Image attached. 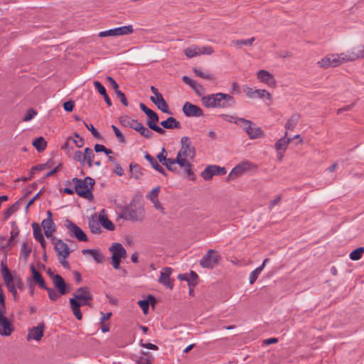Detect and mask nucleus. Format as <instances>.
<instances>
[{
	"label": "nucleus",
	"instance_id": "1",
	"mask_svg": "<svg viewBox=\"0 0 364 364\" xmlns=\"http://www.w3.org/2000/svg\"><path fill=\"white\" fill-rule=\"evenodd\" d=\"M196 156L195 147L192 145L191 139L183 136L181 139V147L175 159L176 164L183 170L188 176H193V165L191 161Z\"/></svg>",
	"mask_w": 364,
	"mask_h": 364
},
{
	"label": "nucleus",
	"instance_id": "2",
	"mask_svg": "<svg viewBox=\"0 0 364 364\" xmlns=\"http://www.w3.org/2000/svg\"><path fill=\"white\" fill-rule=\"evenodd\" d=\"M92 301V296L88 287H83L77 289L73 294V297L69 301L71 310L77 320L82 318L80 311V306H90Z\"/></svg>",
	"mask_w": 364,
	"mask_h": 364
},
{
	"label": "nucleus",
	"instance_id": "3",
	"mask_svg": "<svg viewBox=\"0 0 364 364\" xmlns=\"http://www.w3.org/2000/svg\"><path fill=\"white\" fill-rule=\"evenodd\" d=\"M201 102L207 108H226L233 105L235 102L230 95L218 92L203 96Z\"/></svg>",
	"mask_w": 364,
	"mask_h": 364
},
{
	"label": "nucleus",
	"instance_id": "4",
	"mask_svg": "<svg viewBox=\"0 0 364 364\" xmlns=\"http://www.w3.org/2000/svg\"><path fill=\"white\" fill-rule=\"evenodd\" d=\"M72 181L75 185V191L79 196L89 200L93 199V194L92 193L95 185V180L93 178L89 176L84 179L73 178Z\"/></svg>",
	"mask_w": 364,
	"mask_h": 364
},
{
	"label": "nucleus",
	"instance_id": "5",
	"mask_svg": "<svg viewBox=\"0 0 364 364\" xmlns=\"http://www.w3.org/2000/svg\"><path fill=\"white\" fill-rule=\"evenodd\" d=\"M235 124L242 127L250 139H261L265 136L264 131L250 120L235 119Z\"/></svg>",
	"mask_w": 364,
	"mask_h": 364
},
{
	"label": "nucleus",
	"instance_id": "6",
	"mask_svg": "<svg viewBox=\"0 0 364 364\" xmlns=\"http://www.w3.org/2000/svg\"><path fill=\"white\" fill-rule=\"evenodd\" d=\"M139 107L149 118L147 120V125L149 129L160 134H164L165 133V130L156 125V123L159 120L158 114L151 109L148 108L144 103H140Z\"/></svg>",
	"mask_w": 364,
	"mask_h": 364
},
{
	"label": "nucleus",
	"instance_id": "7",
	"mask_svg": "<svg viewBox=\"0 0 364 364\" xmlns=\"http://www.w3.org/2000/svg\"><path fill=\"white\" fill-rule=\"evenodd\" d=\"M112 252V264L115 269L120 267L121 259L127 257V251L121 243L115 242L109 248Z\"/></svg>",
	"mask_w": 364,
	"mask_h": 364
},
{
	"label": "nucleus",
	"instance_id": "8",
	"mask_svg": "<svg viewBox=\"0 0 364 364\" xmlns=\"http://www.w3.org/2000/svg\"><path fill=\"white\" fill-rule=\"evenodd\" d=\"M288 134L287 132H285L284 136L279 139L274 144V149L279 161L282 160L289 144L293 141V139L288 137Z\"/></svg>",
	"mask_w": 364,
	"mask_h": 364
},
{
	"label": "nucleus",
	"instance_id": "9",
	"mask_svg": "<svg viewBox=\"0 0 364 364\" xmlns=\"http://www.w3.org/2000/svg\"><path fill=\"white\" fill-rule=\"evenodd\" d=\"M134 32V28L132 25L124 26L121 27L114 28L99 33V36L101 38L107 36H127L132 34Z\"/></svg>",
	"mask_w": 364,
	"mask_h": 364
},
{
	"label": "nucleus",
	"instance_id": "10",
	"mask_svg": "<svg viewBox=\"0 0 364 364\" xmlns=\"http://www.w3.org/2000/svg\"><path fill=\"white\" fill-rule=\"evenodd\" d=\"M150 89L152 93L154 95V96H151L150 97L151 102H154L158 109H159L163 112L171 114L168 104L164 99L162 95L159 92L158 89L154 86H151Z\"/></svg>",
	"mask_w": 364,
	"mask_h": 364
},
{
	"label": "nucleus",
	"instance_id": "11",
	"mask_svg": "<svg viewBox=\"0 0 364 364\" xmlns=\"http://www.w3.org/2000/svg\"><path fill=\"white\" fill-rule=\"evenodd\" d=\"M65 226L71 237H76L79 241H87V237L83 230L70 220H66Z\"/></svg>",
	"mask_w": 364,
	"mask_h": 364
},
{
	"label": "nucleus",
	"instance_id": "12",
	"mask_svg": "<svg viewBox=\"0 0 364 364\" xmlns=\"http://www.w3.org/2000/svg\"><path fill=\"white\" fill-rule=\"evenodd\" d=\"M220 258V256L214 250H209L201 259L200 264L204 268L212 269L218 264Z\"/></svg>",
	"mask_w": 364,
	"mask_h": 364
},
{
	"label": "nucleus",
	"instance_id": "13",
	"mask_svg": "<svg viewBox=\"0 0 364 364\" xmlns=\"http://www.w3.org/2000/svg\"><path fill=\"white\" fill-rule=\"evenodd\" d=\"M121 216L127 220L141 221L144 217V213L142 208H126L122 210Z\"/></svg>",
	"mask_w": 364,
	"mask_h": 364
},
{
	"label": "nucleus",
	"instance_id": "14",
	"mask_svg": "<svg viewBox=\"0 0 364 364\" xmlns=\"http://www.w3.org/2000/svg\"><path fill=\"white\" fill-rule=\"evenodd\" d=\"M226 173L225 167H220L217 165L208 166L201 173V176L205 181L212 179L213 176H223Z\"/></svg>",
	"mask_w": 364,
	"mask_h": 364
},
{
	"label": "nucleus",
	"instance_id": "15",
	"mask_svg": "<svg viewBox=\"0 0 364 364\" xmlns=\"http://www.w3.org/2000/svg\"><path fill=\"white\" fill-rule=\"evenodd\" d=\"M338 58L337 53L327 54L317 62V65L320 68L323 69H327L331 67L335 68L339 65Z\"/></svg>",
	"mask_w": 364,
	"mask_h": 364
},
{
	"label": "nucleus",
	"instance_id": "16",
	"mask_svg": "<svg viewBox=\"0 0 364 364\" xmlns=\"http://www.w3.org/2000/svg\"><path fill=\"white\" fill-rule=\"evenodd\" d=\"M257 79L268 87L275 88L277 87V80L274 76L266 70H260L257 73Z\"/></svg>",
	"mask_w": 364,
	"mask_h": 364
},
{
	"label": "nucleus",
	"instance_id": "17",
	"mask_svg": "<svg viewBox=\"0 0 364 364\" xmlns=\"http://www.w3.org/2000/svg\"><path fill=\"white\" fill-rule=\"evenodd\" d=\"M254 165L248 161H245L237 164L232 169L228 175V178H235L241 176L244 173L250 171Z\"/></svg>",
	"mask_w": 364,
	"mask_h": 364
},
{
	"label": "nucleus",
	"instance_id": "18",
	"mask_svg": "<svg viewBox=\"0 0 364 364\" xmlns=\"http://www.w3.org/2000/svg\"><path fill=\"white\" fill-rule=\"evenodd\" d=\"M182 109L188 117H198L203 115V111L200 107L188 102L183 105Z\"/></svg>",
	"mask_w": 364,
	"mask_h": 364
},
{
	"label": "nucleus",
	"instance_id": "19",
	"mask_svg": "<svg viewBox=\"0 0 364 364\" xmlns=\"http://www.w3.org/2000/svg\"><path fill=\"white\" fill-rule=\"evenodd\" d=\"M172 269L168 267H164L160 272V277L158 279L159 282L166 288L172 289L173 288V280L171 279Z\"/></svg>",
	"mask_w": 364,
	"mask_h": 364
},
{
	"label": "nucleus",
	"instance_id": "20",
	"mask_svg": "<svg viewBox=\"0 0 364 364\" xmlns=\"http://www.w3.org/2000/svg\"><path fill=\"white\" fill-rule=\"evenodd\" d=\"M14 331L11 322L6 318L5 313L0 311V335L8 336Z\"/></svg>",
	"mask_w": 364,
	"mask_h": 364
},
{
	"label": "nucleus",
	"instance_id": "21",
	"mask_svg": "<svg viewBox=\"0 0 364 364\" xmlns=\"http://www.w3.org/2000/svg\"><path fill=\"white\" fill-rule=\"evenodd\" d=\"M45 329L44 323L41 322L38 324L37 326L33 327L28 330L27 335V340L31 341L34 340L36 341H39L41 340L43 336Z\"/></svg>",
	"mask_w": 364,
	"mask_h": 364
},
{
	"label": "nucleus",
	"instance_id": "22",
	"mask_svg": "<svg viewBox=\"0 0 364 364\" xmlns=\"http://www.w3.org/2000/svg\"><path fill=\"white\" fill-rule=\"evenodd\" d=\"M166 154V149L162 148L161 151L156 156V157L168 170L175 171L176 170L175 159H167Z\"/></svg>",
	"mask_w": 364,
	"mask_h": 364
},
{
	"label": "nucleus",
	"instance_id": "23",
	"mask_svg": "<svg viewBox=\"0 0 364 364\" xmlns=\"http://www.w3.org/2000/svg\"><path fill=\"white\" fill-rule=\"evenodd\" d=\"M1 273L7 289L15 286L16 277H13L6 264L4 262H1Z\"/></svg>",
	"mask_w": 364,
	"mask_h": 364
},
{
	"label": "nucleus",
	"instance_id": "24",
	"mask_svg": "<svg viewBox=\"0 0 364 364\" xmlns=\"http://www.w3.org/2000/svg\"><path fill=\"white\" fill-rule=\"evenodd\" d=\"M53 243L54 249L57 252L58 257L70 255V251L69 247L62 240H57Z\"/></svg>",
	"mask_w": 364,
	"mask_h": 364
},
{
	"label": "nucleus",
	"instance_id": "25",
	"mask_svg": "<svg viewBox=\"0 0 364 364\" xmlns=\"http://www.w3.org/2000/svg\"><path fill=\"white\" fill-rule=\"evenodd\" d=\"M99 220L102 226L109 231H113L115 229L114 225L111 220L107 218L106 211L102 209L99 214Z\"/></svg>",
	"mask_w": 364,
	"mask_h": 364
},
{
	"label": "nucleus",
	"instance_id": "26",
	"mask_svg": "<svg viewBox=\"0 0 364 364\" xmlns=\"http://www.w3.org/2000/svg\"><path fill=\"white\" fill-rule=\"evenodd\" d=\"M53 282L55 287L58 289L60 294L65 295L67 293L66 284L60 275H54L53 277Z\"/></svg>",
	"mask_w": 364,
	"mask_h": 364
},
{
	"label": "nucleus",
	"instance_id": "27",
	"mask_svg": "<svg viewBox=\"0 0 364 364\" xmlns=\"http://www.w3.org/2000/svg\"><path fill=\"white\" fill-rule=\"evenodd\" d=\"M31 270L32 272V277H30L31 282L33 281L39 285L42 289H47L46 282L38 271H37L33 265H31Z\"/></svg>",
	"mask_w": 364,
	"mask_h": 364
},
{
	"label": "nucleus",
	"instance_id": "28",
	"mask_svg": "<svg viewBox=\"0 0 364 364\" xmlns=\"http://www.w3.org/2000/svg\"><path fill=\"white\" fill-rule=\"evenodd\" d=\"M42 226L43 228L45 235L48 238L51 237L53 232L55 231L52 218L44 219L42 222Z\"/></svg>",
	"mask_w": 364,
	"mask_h": 364
},
{
	"label": "nucleus",
	"instance_id": "29",
	"mask_svg": "<svg viewBox=\"0 0 364 364\" xmlns=\"http://www.w3.org/2000/svg\"><path fill=\"white\" fill-rule=\"evenodd\" d=\"M182 80L183 82L191 86L198 95L200 96L203 93V87L196 81L191 79L188 76H183Z\"/></svg>",
	"mask_w": 364,
	"mask_h": 364
},
{
	"label": "nucleus",
	"instance_id": "30",
	"mask_svg": "<svg viewBox=\"0 0 364 364\" xmlns=\"http://www.w3.org/2000/svg\"><path fill=\"white\" fill-rule=\"evenodd\" d=\"M300 119V114L295 113L293 114L287 121L284 128L285 132L293 131L298 124Z\"/></svg>",
	"mask_w": 364,
	"mask_h": 364
},
{
	"label": "nucleus",
	"instance_id": "31",
	"mask_svg": "<svg viewBox=\"0 0 364 364\" xmlns=\"http://www.w3.org/2000/svg\"><path fill=\"white\" fill-rule=\"evenodd\" d=\"M82 253L84 255H90L97 263H102L104 261V257L98 250L85 249L82 250Z\"/></svg>",
	"mask_w": 364,
	"mask_h": 364
},
{
	"label": "nucleus",
	"instance_id": "32",
	"mask_svg": "<svg viewBox=\"0 0 364 364\" xmlns=\"http://www.w3.org/2000/svg\"><path fill=\"white\" fill-rule=\"evenodd\" d=\"M161 125L163 128L168 129L181 128V123L173 117H169L166 120L162 121Z\"/></svg>",
	"mask_w": 364,
	"mask_h": 364
},
{
	"label": "nucleus",
	"instance_id": "33",
	"mask_svg": "<svg viewBox=\"0 0 364 364\" xmlns=\"http://www.w3.org/2000/svg\"><path fill=\"white\" fill-rule=\"evenodd\" d=\"M120 124L125 127H130L133 129L137 126L139 122L136 119H131L127 116L121 117L119 119Z\"/></svg>",
	"mask_w": 364,
	"mask_h": 364
},
{
	"label": "nucleus",
	"instance_id": "34",
	"mask_svg": "<svg viewBox=\"0 0 364 364\" xmlns=\"http://www.w3.org/2000/svg\"><path fill=\"white\" fill-rule=\"evenodd\" d=\"M144 157L151 164V166L155 170L162 173L163 175H166V171L164 169V168L157 162V161L153 156H151L148 153H146Z\"/></svg>",
	"mask_w": 364,
	"mask_h": 364
},
{
	"label": "nucleus",
	"instance_id": "35",
	"mask_svg": "<svg viewBox=\"0 0 364 364\" xmlns=\"http://www.w3.org/2000/svg\"><path fill=\"white\" fill-rule=\"evenodd\" d=\"M95 158V154L92 149L85 148L84 150V165L87 164L89 167H92L93 164V160Z\"/></svg>",
	"mask_w": 364,
	"mask_h": 364
},
{
	"label": "nucleus",
	"instance_id": "36",
	"mask_svg": "<svg viewBox=\"0 0 364 364\" xmlns=\"http://www.w3.org/2000/svg\"><path fill=\"white\" fill-rule=\"evenodd\" d=\"M353 61L364 58V46L360 45L350 50Z\"/></svg>",
	"mask_w": 364,
	"mask_h": 364
},
{
	"label": "nucleus",
	"instance_id": "37",
	"mask_svg": "<svg viewBox=\"0 0 364 364\" xmlns=\"http://www.w3.org/2000/svg\"><path fill=\"white\" fill-rule=\"evenodd\" d=\"M255 40V37H252L248 39L235 40L232 43L237 48H240L242 46H252Z\"/></svg>",
	"mask_w": 364,
	"mask_h": 364
},
{
	"label": "nucleus",
	"instance_id": "38",
	"mask_svg": "<svg viewBox=\"0 0 364 364\" xmlns=\"http://www.w3.org/2000/svg\"><path fill=\"white\" fill-rule=\"evenodd\" d=\"M131 177L138 179L142 175L141 167L136 164L131 163L129 165Z\"/></svg>",
	"mask_w": 364,
	"mask_h": 364
},
{
	"label": "nucleus",
	"instance_id": "39",
	"mask_svg": "<svg viewBox=\"0 0 364 364\" xmlns=\"http://www.w3.org/2000/svg\"><path fill=\"white\" fill-rule=\"evenodd\" d=\"M337 58H338V59L339 65L345 63L353 61L351 59L352 56L350 50H348L345 53H337Z\"/></svg>",
	"mask_w": 364,
	"mask_h": 364
},
{
	"label": "nucleus",
	"instance_id": "40",
	"mask_svg": "<svg viewBox=\"0 0 364 364\" xmlns=\"http://www.w3.org/2000/svg\"><path fill=\"white\" fill-rule=\"evenodd\" d=\"M33 145L38 151H42L46 149L47 143L43 137H38L35 139L33 142Z\"/></svg>",
	"mask_w": 364,
	"mask_h": 364
},
{
	"label": "nucleus",
	"instance_id": "41",
	"mask_svg": "<svg viewBox=\"0 0 364 364\" xmlns=\"http://www.w3.org/2000/svg\"><path fill=\"white\" fill-rule=\"evenodd\" d=\"M184 53L189 58L200 55L199 47L197 46L188 47L184 50Z\"/></svg>",
	"mask_w": 364,
	"mask_h": 364
},
{
	"label": "nucleus",
	"instance_id": "42",
	"mask_svg": "<svg viewBox=\"0 0 364 364\" xmlns=\"http://www.w3.org/2000/svg\"><path fill=\"white\" fill-rule=\"evenodd\" d=\"M72 144H73L72 142V138L71 137H68L67 139H66V141L65 143L62 146V149L65 152V154L69 156L70 157L71 156V154H72V151H73V146H72Z\"/></svg>",
	"mask_w": 364,
	"mask_h": 364
},
{
	"label": "nucleus",
	"instance_id": "43",
	"mask_svg": "<svg viewBox=\"0 0 364 364\" xmlns=\"http://www.w3.org/2000/svg\"><path fill=\"white\" fill-rule=\"evenodd\" d=\"M364 252V247H358L350 253V258L352 260H358L361 258L362 254Z\"/></svg>",
	"mask_w": 364,
	"mask_h": 364
},
{
	"label": "nucleus",
	"instance_id": "44",
	"mask_svg": "<svg viewBox=\"0 0 364 364\" xmlns=\"http://www.w3.org/2000/svg\"><path fill=\"white\" fill-rule=\"evenodd\" d=\"M161 188L160 186H156L147 195L146 198L150 200L152 202L154 200L158 199L159 194L160 192Z\"/></svg>",
	"mask_w": 364,
	"mask_h": 364
},
{
	"label": "nucleus",
	"instance_id": "45",
	"mask_svg": "<svg viewBox=\"0 0 364 364\" xmlns=\"http://www.w3.org/2000/svg\"><path fill=\"white\" fill-rule=\"evenodd\" d=\"M255 97L264 98L266 97L269 100H272L271 94L266 90H255Z\"/></svg>",
	"mask_w": 364,
	"mask_h": 364
},
{
	"label": "nucleus",
	"instance_id": "46",
	"mask_svg": "<svg viewBox=\"0 0 364 364\" xmlns=\"http://www.w3.org/2000/svg\"><path fill=\"white\" fill-rule=\"evenodd\" d=\"M262 271V267H257L250 274V283L254 284Z\"/></svg>",
	"mask_w": 364,
	"mask_h": 364
},
{
	"label": "nucleus",
	"instance_id": "47",
	"mask_svg": "<svg viewBox=\"0 0 364 364\" xmlns=\"http://www.w3.org/2000/svg\"><path fill=\"white\" fill-rule=\"evenodd\" d=\"M33 237L37 240H43V236L38 224H33Z\"/></svg>",
	"mask_w": 364,
	"mask_h": 364
},
{
	"label": "nucleus",
	"instance_id": "48",
	"mask_svg": "<svg viewBox=\"0 0 364 364\" xmlns=\"http://www.w3.org/2000/svg\"><path fill=\"white\" fill-rule=\"evenodd\" d=\"M89 228L91 232L94 234H99L101 232L100 224L95 220H91L89 222Z\"/></svg>",
	"mask_w": 364,
	"mask_h": 364
},
{
	"label": "nucleus",
	"instance_id": "49",
	"mask_svg": "<svg viewBox=\"0 0 364 364\" xmlns=\"http://www.w3.org/2000/svg\"><path fill=\"white\" fill-rule=\"evenodd\" d=\"M71 157L75 161H78L82 166H84V153L82 154L80 151L75 150L73 151Z\"/></svg>",
	"mask_w": 364,
	"mask_h": 364
},
{
	"label": "nucleus",
	"instance_id": "50",
	"mask_svg": "<svg viewBox=\"0 0 364 364\" xmlns=\"http://www.w3.org/2000/svg\"><path fill=\"white\" fill-rule=\"evenodd\" d=\"M31 252V249L28 246L26 242H23L21 245V254L26 261Z\"/></svg>",
	"mask_w": 364,
	"mask_h": 364
},
{
	"label": "nucleus",
	"instance_id": "51",
	"mask_svg": "<svg viewBox=\"0 0 364 364\" xmlns=\"http://www.w3.org/2000/svg\"><path fill=\"white\" fill-rule=\"evenodd\" d=\"M45 289L47 290L48 296H49L50 299L52 301H56L57 299H58L60 298V296L61 295V294H60V293L58 294L56 291H55L53 289L47 287V289Z\"/></svg>",
	"mask_w": 364,
	"mask_h": 364
},
{
	"label": "nucleus",
	"instance_id": "52",
	"mask_svg": "<svg viewBox=\"0 0 364 364\" xmlns=\"http://www.w3.org/2000/svg\"><path fill=\"white\" fill-rule=\"evenodd\" d=\"M138 305L142 309L143 313L146 314L148 313L149 306V301L147 299L140 300L138 301Z\"/></svg>",
	"mask_w": 364,
	"mask_h": 364
},
{
	"label": "nucleus",
	"instance_id": "53",
	"mask_svg": "<svg viewBox=\"0 0 364 364\" xmlns=\"http://www.w3.org/2000/svg\"><path fill=\"white\" fill-rule=\"evenodd\" d=\"M112 128L114 132L115 136L118 139L119 141L121 143H124L125 139H124V136L122 134V133L120 132V130L115 125H112Z\"/></svg>",
	"mask_w": 364,
	"mask_h": 364
},
{
	"label": "nucleus",
	"instance_id": "54",
	"mask_svg": "<svg viewBox=\"0 0 364 364\" xmlns=\"http://www.w3.org/2000/svg\"><path fill=\"white\" fill-rule=\"evenodd\" d=\"M74 136L76 139L72 138V142L75 144L78 148L82 147L84 145L83 139L77 133H75Z\"/></svg>",
	"mask_w": 364,
	"mask_h": 364
},
{
	"label": "nucleus",
	"instance_id": "55",
	"mask_svg": "<svg viewBox=\"0 0 364 364\" xmlns=\"http://www.w3.org/2000/svg\"><path fill=\"white\" fill-rule=\"evenodd\" d=\"M193 72L196 76L200 77L201 78L207 79V80H210L213 78L211 75L204 73L202 70H200L198 68H194Z\"/></svg>",
	"mask_w": 364,
	"mask_h": 364
},
{
	"label": "nucleus",
	"instance_id": "56",
	"mask_svg": "<svg viewBox=\"0 0 364 364\" xmlns=\"http://www.w3.org/2000/svg\"><path fill=\"white\" fill-rule=\"evenodd\" d=\"M18 206L19 205L18 203H16L14 205H12L9 208H8L5 212V218H9L13 213L17 211L18 209Z\"/></svg>",
	"mask_w": 364,
	"mask_h": 364
},
{
	"label": "nucleus",
	"instance_id": "57",
	"mask_svg": "<svg viewBox=\"0 0 364 364\" xmlns=\"http://www.w3.org/2000/svg\"><path fill=\"white\" fill-rule=\"evenodd\" d=\"M37 114V112L33 109H30L28 110H27L23 120L24 122H28V121H30Z\"/></svg>",
	"mask_w": 364,
	"mask_h": 364
},
{
	"label": "nucleus",
	"instance_id": "58",
	"mask_svg": "<svg viewBox=\"0 0 364 364\" xmlns=\"http://www.w3.org/2000/svg\"><path fill=\"white\" fill-rule=\"evenodd\" d=\"M214 50L210 46L199 47V54L211 55L213 53Z\"/></svg>",
	"mask_w": 364,
	"mask_h": 364
},
{
	"label": "nucleus",
	"instance_id": "59",
	"mask_svg": "<svg viewBox=\"0 0 364 364\" xmlns=\"http://www.w3.org/2000/svg\"><path fill=\"white\" fill-rule=\"evenodd\" d=\"M93 84H94L95 89L99 92V93L100 95H105V94L107 93L106 90H105V87L100 82L95 81Z\"/></svg>",
	"mask_w": 364,
	"mask_h": 364
},
{
	"label": "nucleus",
	"instance_id": "60",
	"mask_svg": "<svg viewBox=\"0 0 364 364\" xmlns=\"http://www.w3.org/2000/svg\"><path fill=\"white\" fill-rule=\"evenodd\" d=\"M115 93L117 95V97L120 99L121 102L124 106H128V102L127 100L125 95L120 90H117Z\"/></svg>",
	"mask_w": 364,
	"mask_h": 364
},
{
	"label": "nucleus",
	"instance_id": "61",
	"mask_svg": "<svg viewBox=\"0 0 364 364\" xmlns=\"http://www.w3.org/2000/svg\"><path fill=\"white\" fill-rule=\"evenodd\" d=\"M244 92L248 97H250V98L255 97V90H253L252 87L245 86L244 87Z\"/></svg>",
	"mask_w": 364,
	"mask_h": 364
},
{
	"label": "nucleus",
	"instance_id": "62",
	"mask_svg": "<svg viewBox=\"0 0 364 364\" xmlns=\"http://www.w3.org/2000/svg\"><path fill=\"white\" fill-rule=\"evenodd\" d=\"M154 205V207L157 210H159L161 213L164 214V208L161 204L160 201L159 200V198L156 200H154L151 202Z\"/></svg>",
	"mask_w": 364,
	"mask_h": 364
},
{
	"label": "nucleus",
	"instance_id": "63",
	"mask_svg": "<svg viewBox=\"0 0 364 364\" xmlns=\"http://www.w3.org/2000/svg\"><path fill=\"white\" fill-rule=\"evenodd\" d=\"M86 127L87 128V129H89L91 132H92V134L96 137V138H100V133L98 132V131L93 127V125L92 124H90L88 125L87 124H85Z\"/></svg>",
	"mask_w": 364,
	"mask_h": 364
},
{
	"label": "nucleus",
	"instance_id": "64",
	"mask_svg": "<svg viewBox=\"0 0 364 364\" xmlns=\"http://www.w3.org/2000/svg\"><path fill=\"white\" fill-rule=\"evenodd\" d=\"M58 257V260L60 262V263L62 264V266L65 268V269H70V264L68 263V262L66 260L67 257H68V256H60V257Z\"/></svg>",
	"mask_w": 364,
	"mask_h": 364
}]
</instances>
